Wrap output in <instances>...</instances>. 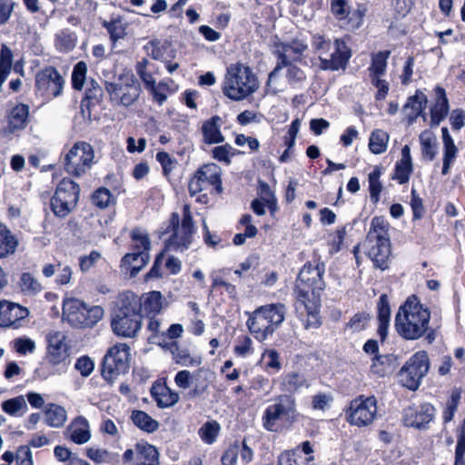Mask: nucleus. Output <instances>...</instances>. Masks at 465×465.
<instances>
[{
    "label": "nucleus",
    "instance_id": "1",
    "mask_svg": "<svg viewBox=\"0 0 465 465\" xmlns=\"http://www.w3.org/2000/svg\"><path fill=\"white\" fill-rule=\"evenodd\" d=\"M325 263L315 254L300 269L293 288L294 309L305 329H317L322 322L320 315L322 293L326 288L323 276Z\"/></svg>",
    "mask_w": 465,
    "mask_h": 465
},
{
    "label": "nucleus",
    "instance_id": "2",
    "mask_svg": "<svg viewBox=\"0 0 465 465\" xmlns=\"http://www.w3.org/2000/svg\"><path fill=\"white\" fill-rule=\"evenodd\" d=\"M430 311L416 294L410 295L399 307L394 327L405 341H417L422 337L429 344L435 341L436 330L430 327Z\"/></svg>",
    "mask_w": 465,
    "mask_h": 465
},
{
    "label": "nucleus",
    "instance_id": "3",
    "mask_svg": "<svg viewBox=\"0 0 465 465\" xmlns=\"http://www.w3.org/2000/svg\"><path fill=\"white\" fill-rule=\"evenodd\" d=\"M110 326L113 332L122 338H134L143 323V313L136 302V294L131 291L118 294L110 312Z\"/></svg>",
    "mask_w": 465,
    "mask_h": 465
},
{
    "label": "nucleus",
    "instance_id": "4",
    "mask_svg": "<svg viewBox=\"0 0 465 465\" xmlns=\"http://www.w3.org/2000/svg\"><path fill=\"white\" fill-rule=\"evenodd\" d=\"M285 314L286 307L283 303L265 304L252 312L246 324L253 337L263 341L280 327Z\"/></svg>",
    "mask_w": 465,
    "mask_h": 465
},
{
    "label": "nucleus",
    "instance_id": "5",
    "mask_svg": "<svg viewBox=\"0 0 465 465\" xmlns=\"http://www.w3.org/2000/svg\"><path fill=\"white\" fill-rule=\"evenodd\" d=\"M258 81L250 66L235 63L227 67L223 93L232 101H241L253 94Z\"/></svg>",
    "mask_w": 465,
    "mask_h": 465
},
{
    "label": "nucleus",
    "instance_id": "6",
    "mask_svg": "<svg viewBox=\"0 0 465 465\" xmlns=\"http://www.w3.org/2000/svg\"><path fill=\"white\" fill-rule=\"evenodd\" d=\"M180 224V216L178 213L173 212L171 213L169 220L163 227L161 234H167L171 232L170 237L166 241V245L173 248L174 251H185L189 249L193 242V236L195 232V225L193 222L191 206L188 203L183 206V218L181 222V233H178Z\"/></svg>",
    "mask_w": 465,
    "mask_h": 465
},
{
    "label": "nucleus",
    "instance_id": "7",
    "mask_svg": "<svg viewBox=\"0 0 465 465\" xmlns=\"http://www.w3.org/2000/svg\"><path fill=\"white\" fill-rule=\"evenodd\" d=\"M104 310L100 305H88L78 298H67L63 302V318L73 328L91 329L104 317Z\"/></svg>",
    "mask_w": 465,
    "mask_h": 465
},
{
    "label": "nucleus",
    "instance_id": "8",
    "mask_svg": "<svg viewBox=\"0 0 465 465\" xmlns=\"http://www.w3.org/2000/svg\"><path fill=\"white\" fill-rule=\"evenodd\" d=\"M298 415L295 397L280 394L264 410L262 416V426L267 431L278 432L281 430L279 421L292 425L297 420Z\"/></svg>",
    "mask_w": 465,
    "mask_h": 465
},
{
    "label": "nucleus",
    "instance_id": "9",
    "mask_svg": "<svg viewBox=\"0 0 465 465\" xmlns=\"http://www.w3.org/2000/svg\"><path fill=\"white\" fill-rule=\"evenodd\" d=\"M94 158L93 145L85 141H77L64 153L62 163L69 176L81 178L91 171L95 163Z\"/></svg>",
    "mask_w": 465,
    "mask_h": 465
},
{
    "label": "nucleus",
    "instance_id": "10",
    "mask_svg": "<svg viewBox=\"0 0 465 465\" xmlns=\"http://www.w3.org/2000/svg\"><path fill=\"white\" fill-rule=\"evenodd\" d=\"M47 348L45 361L36 370L44 379L57 373V367L67 364L70 356V346L65 341L66 337L60 331L50 332L46 336Z\"/></svg>",
    "mask_w": 465,
    "mask_h": 465
},
{
    "label": "nucleus",
    "instance_id": "11",
    "mask_svg": "<svg viewBox=\"0 0 465 465\" xmlns=\"http://www.w3.org/2000/svg\"><path fill=\"white\" fill-rule=\"evenodd\" d=\"M204 191L211 194H221L223 191L222 168L214 163L201 165L189 179L190 196L193 197Z\"/></svg>",
    "mask_w": 465,
    "mask_h": 465
},
{
    "label": "nucleus",
    "instance_id": "12",
    "mask_svg": "<svg viewBox=\"0 0 465 465\" xmlns=\"http://www.w3.org/2000/svg\"><path fill=\"white\" fill-rule=\"evenodd\" d=\"M80 186L69 177L63 178L50 198V209L59 219L67 217L77 206Z\"/></svg>",
    "mask_w": 465,
    "mask_h": 465
},
{
    "label": "nucleus",
    "instance_id": "13",
    "mask_svg": "<svg viewBox=\"0 0 465 465\" xmlns=\"http://www.w3.org/2000/svg\"><path fill=\"white\" fill-rule=\"evenodd\" d=\"M430 358L426 351L413 353L397 373L399 383L412 391L419 389L430 370Z\"/></svg>",
    "mask_w": 465,
    "mask_h": 465
},
{
    "label": "nucleus",
    "instance_id": "14",
    "mask_svg": "<svg viewBox=\"0 0 465 465\" xmlns=\"http://www.w3.org/2000/svg\"><path fill=\"white\" fill-rule=\"evenodd\" d=\"M130 368V347L118 342L110 347L101 362V375L108 382H113L120 374Z\"/></svg>",
    "mask_w": 465,
    "mask_h": 465
},
{
    "label": "nucleus",
    "instance_id": "15",
    "mask_svg": "<svg viewBox=\"0 0 465 465\" xmlns=\"http://www.w3.org/2000/svg\"><path fill=\"white\" fill-rule=\"evenodd\" d=\"M377 415V400L374 396L360 395L349 403L345 411L346 421L359 428L371 425Z\"/></svg>",
    "mask_w": 465,
    "mask_h": 465
},
{
    "label": "nucleus",
    "instance_id": "16",
    "mask_svg": "<svg viewBox=\"0 0 465 465\" xmlns=\"http://www.w3.org/2000/svg\"><path fill=\"white\" fill-rule=\"evenodd\" d=\"M64 80L53 65H46L35 74V94L46 101L53 100L63 92Z\"/></svg>",
    "mask_w": 465,
    "mask_h": 465
},
{
    "label": "nucleus",
    "instance_id": "17",
    "mask_svg": "<svg viewBox=\"0 0 465 465\" xmlns=\"http://www.w3.org/2000/svg\"><path fill=\"white\" fill-rule=\"evenodd\" d=\"M104 89L112 102L128 107L139 97L141 87L134 75L126 78L124 83L104 82Z\"/></svg>",
    "mask_w": 465,
    "mask_h": 465
},
{
    "label": "nucleus",
    "instance_id": "18",
    "mask_svg": "<svg viewBox=\"0 0 465 465\" xmlns=\"http://www.w3.org/2000/svg\"><path fill=\"white\" fill-rule=\"evenodd\" d=\"M435 407L430 402L411 404L402 411L401 422L404 427L417 430H427L434 420Z\"/></svg>",
    "mask_w": 465,
    "mask_h": 465
},
{
    "label": "nucleus",
    "instance_id": "19",
    "mask_svg": "<svg viewBox=\"0 0 465 465\" xmlns=\"http://www.w3.org/2000/svg\"><path fill=\"white\" fill-rule=\"evenodd\" d=\"M330 9L338 21H346L352 29H359L363 25L368 10L365 4L358 3L356 9L351 12L348 0H331Z\"/></svg>",
    "mask_w": 465,
    "mask_h": 465
},
{
    "label": "nucleus",
    "instance_id": "20",
    "mask_svg": "<svg viewBox=\"0 0 465 465\" xmlns=\"http://www.w3.org/2000/svg\"><path fill=\"white\" fill-rule=\"evenodd\" d=\"M282 68H286L285 78L292 88L302 87L307 82L306 73L283 54H279V62H276L275 67L270 72L268 82L275 77Z\"/></svg>",
    "mask_w": 465,
    "mask_h": 465
},
{
    "label": "nucleus",
    "instance_id": "21",
    "mask_svg": "<svg viewBox=\"0 0 465 465\" xmlns=\"http://www.w3.org/2000/svg\"><path fill=\"white\" fill-rule=\"evenodd\" d=\"M366 242L371 244L367 251V256L372 262L373 266L381 271L389 269L391 256L390 237L377 235L375 240Z\"/></svg>",
    "mask_w": 465,
    "mask_h": 465
},
{
    "label": "nucleus",
    "instance_id": "22",
    "mask_svg": "<svg viewBox=\"0 0 465 465\" xmlns=\"http://www.w3.org/2000/svg\"><path fill=\"white\" fill-rule=\"evenodd\" d=\"M313 452L311 441H302L295 448L281 452L277 465H313Z\"/></svg>",
    "mask_w": 465,
    "mask_h": 465
},
{
    "label": "nucleus",
    "instance_id": "23",
    "mask_svg": "<svg viewBox=\"0 0 465 465\" xmlns=\"http://www.w3.org/2000/svg\"><path fill=\"white\" fill-rule=\"evenodd\" d=\"M351 57V50L341 38L334 41V52L331 54V58L327 59L320 56V68L324 71H338L346 68Z\"/></svg>",
    "mask_w": 465,
    "mask_h": 465
},
{
    "label": "nucleus",
    "instance_id": "24",
    "mask_svg": "<svg viewBox=\"0 0 465 465\" xmlns=\"http://www.w3.org/2000/svg\"><path fill=\"white\" fill-rule=\"evenodd\" d=\"M27 308L15 302H0V326L5 328L19 329L23 321L27 318Z\"/></svg>",
    "mask_w": 465,
    "mask_h": 465
},
{
    "label": "nucleus",
    "instance_id": "25",
    "mask_svg": "<svg viewBox=\"0 0 465 465\" xmlns=\"http://www.w3.org/2000/svg\"><path fill=\"white\" fill-rule=\"evenodd\" d=\"M149 62L146 58H143L137 62L135 65V71L142 82L144 84L145 89L150 93L153 100L158 104L162 105L167 99V94L163 92L158 91L156 87V81L153 77L154 74H157L156 70L148 71L147 66Z\"/></svg>",
    "mask_w": 465,
    "mask_h": 465
},
{
    "label": "nucleus",
    "instance_id": "26",
    "mask_svg": "<svg viewBox=\"0 0 465 465\" xmlns=\"http://www.w3.org/2000/svg\"><path fill=\"white\" fill-rule=\"evenodd\" d=\"M310 382L305 373L300 371H284L279 378V389L282 394H290L294 397L302 389H308Z\"/></svg>",
    "mask_w": 465,
    "mask_h": 465
},
{
    "label": "nucleus",
    "instance_id": "27",
    "mask_svg": "<svg viewBox=\"0 0 465 465\" xmlns=\"http://www.w3.org/2000/svg\"><path fill=\"white\" fill-rule=\"evenodd\" d=\"M136 302L140 304V312L143 316L159 315L168 305L160 291H150L140 297L136 294Z\"/></svg>",
    "mask_w": 465,
    "mask_h": 465
},
{
    "label": "nucleus",
    "instance_id": "28",
    "mask_svg": "<svg viewBox=\"0 0 465 465\" xmlns=\"http://www.w3.org/2000/svg\"><path fill=\"white\" fill-rule=\"evenodd\" d=\"M376 310L378 321L377 334L380 337L381 342L383 343L388 337L391 313L390 299L386 293L380 295Z\"/></svg>",
    "mask_w": 465,
    "mask_h": 465
},
{
    "label": "nucleus",
    "instance_id": "29",
    "mask_svg": "<svg viewBox=\"0 0 465 465\" xmlns=\"http://www.w3.org/2000/svg\"><path fill=\"white\" fill-rule=\"evenodd\" d=\"M150 393L161 409L173 406L180 399L178 392L173 391L164 381L162 382L159 380L153 382Z\"/></svg>",
    "mask_w": 465,
    "mask_h": 465
},
{
    "label": "nucleus",
    "instance_id": "30",
    "mask_svg": "<svg viewBox=\"0 0 465 465\" xmlns=\"http://www.w3.org/2000/svg\"><path fill=\"white\" fill-rule=\"evenodd\" d=\"M148 261L149 255H145L142 252L132 251L123 256L119 268L122 273L128 275L129 278H134L147 264Z\"/></svg>",
    "mask_w": 465,
    "mask_h": 465
},
{
    "label": "nucleus",
    "instance_id": "31",
    "mask_svg": "<svg viewBox=\"0 0 465 465\" xmlns=\"http://www.w3.org/2000/svg\"><path fill=\"white\" fill-rule=\"evenodd\" d=\"M435 100L430 108V125L437 126L443 121L450 111V103L445 89L440 85L434 88Z\"/></svg>",
    "mask_w": 465,
    "mask_h": 465
},
{
    "label": "nucleus",
    "instance_id": "32",
    "mask_svg": "<svg viewBox=\"0 0 465 465\" xmlns=\"http://www.w3.org/2000/svg\"><path fill=\"white\" fill-rule=\"evenodd\" d=\"M222 118L219 115H213L204 121L202 125L203 141L207 144L221 143L224 136L221 132Z\"/></svg>",
    "mask_w": 465,
    "mask_h": 465
},
{
    "label": "nucleus",
    "instance_id": "33",
    "mask_svg": "<svg viewBox=\"0 0 465 465\" xmlns=\"http://www.w3.org/2000/svg\"><path fill=\"white\" fill-rule=\"evenodd\" d=\"M307 45L302 42L294 41L290 43H277L273 54L276 57V62H279V54H283L285 56H289L291 61L295 63L301 62L303 53L306 51Z\"/></svg>",
    "mask_w": 465,
    "mask_h": 465
},
{
    "label": "nucleus",
    "instance_id": "34",
    "mask_svg": "<svg viewBox=\"0 0 465 465\" xmlns=\"http://www.w3.org/2000/svg\"><path fill=\"white\" fill-rule=\"evenodd\" d=\"M30 108L28 104L19 103L15 105L8 115V126L12 132L24 130L29 122Z\"/></svg>",
    "mask_w": 465,
    "mask_h": 465
},
{
    "label": "nucleus",
    "instance_id": "35",
    "mask_svg": "<svg viewBox=\"0 0 465 465\" xmlns=\"http://www.w3.org/2000/svg\"><path fill=\"white\" fill-rule=\"evenodd\" d=\"M70 440L75 444H84L91 438L88 420L84 416H77L68 427Z\"/></svg>",
    "mask_w": 465,
    "mask_h": 465
},
{
    "label": "nucleus",
    "instance_id": "36",
    "mask_svg": "<svg viewBox=\"0 0 465 465\" xmlns=\"http://www.w3.org/2000/svg\"><path fill=\"white\" fill-rule=\"evenodd\" d=\"M428 103L427 95L420 90H416L415 94L408 98L405 108H410L411 112L408 113L407 118L410 124H412L419 116L426 118L424 110Z\"/></svg>",
    "mask_w": 465,
    "mask_h": 465
},
{
    "label": "nucleus",
    "instance_id": "37",
    "mask_svg": "<svg viewBox=\"0 0 465 465\" xmlns=\"http://www.w3.org/2000/svg\"><path fill=\"white\" fill-rule=\"evenodd\" d=\"M19 245L18 238L4 223H0V259L14 254Z\"/></svg>",
    "mask_w": 465,
    "mask_h": 465
},
{
    "label": "nucleus",
    "instance_id": "38",
    "mask_svg": "<svg viewBox=\"0 0 465 465\" xmlns=\"http://www.w3.org/2000/svg\"><path fill=\"white\" fill-rule=\"evenodd\" d=\"M371 321V315L370 312L365 311L358 312L343 325V331H350L351 333L364 331L370 327Z\"/></svg>",
    "mask_w": 465,
    "mask_h": 465
},
{
    "label": "nucleus",
    "instance_id": "39",
    "mask_svg": "<svg viewBox=\"0 0 465 465\" xmlns=\"http://www.w3.org/2000/svg\"><path fill=\"white\" fill-rule=\"evenodd\" d=\"M45 420L49 427H63L66 421V411L58 404L48 403L45 411Z\"/></svg>",
    "mask_w": 465,
    "mask_h": 465
},
{
    "label": "nucleus",
    "instance_id": "40",
    "mask_svg": "<svg viewBox=\"0 0 465 465\" xmlns=\"http://www.w3.org/2000/svg\"><path fill=\"white\" fill-rule=\"evenodd\" d=\"M103 97V89L96 80L90 78L87 81V87L84 92V96L82 100V106L86 107L88 110L99 104Z\"/></svg>",
    "mask_w": 465,
    "mask_h": 465
},
{
    "label": "nucleus",
    "instance_id": "41",
    "mask_svg": "<svg viewBox=\"0 0 465 465\" xmlns=\"http://www.w3.org/2000/svg\"><path fill=\"white\" fill-rule=\"evenodd\" d=\"M391 54V50H383L371 54V65L368 68L371 77H381L385 74Z\"/></svg>",
    "mask_w": 465,
    "mask_h": 465
},
{
    "label": "nucleus",
    "instance_id": "42",
    "mask_svg": "<svg viewBox=\"0 0 465 465\" xmlns=\"http://www.w3.org/2000/svg\"><path fill=\"white\" fill-rule=\"evenodd\" d=\"M133 423L140 430L153 433L159 428V423L156 420L153 419L147 412L140 410L133 411L131 414Z\"/></svg>",
    "mask_w": 465,
    "mask_h": 465
},
{
    "label": "nucleus",
    "instance_id": "43",
    "mask_svg": "<svg viewBox=\"0 0 465 465\" xmlns=\"http://www.w3.org/2000/svg\"><path fill=\"white\" fill-rule=\"evenodd\" d=\"M389 134L382 129H374L369 139V149L374 154H381L386 152L389 143Z\"/></svg>",
    "mask_w": 465,
    "mask_h": 465
},
{
    "label": "nucleus",
    "instance_id": "44",
    "mask_svg": "<svg viewBox=\"0 0 465 465\" xmlns=\"http://www.w3.org/2000/svg\"><path fill=\"white\" fill-rule=\"evenodd\" d=\"M381 173V166L376 165L368 175L370 198L371 202L374 204L379 203L383 189L380 181Z\"/></svg>",
    "mask_w": 465,
    "mask_h": 465
},
{
    "label": "nucleus",
    "instance_id": "45",
    "mask_svg": "<svg viewBox=\"0 0 465 465\" xmlns=\"http://www.w3.org/2000/svg\"><path fill=\"white\" fill-rule=\"evenodd\" d=\"M461 393V388H454L451 390L450 395L447 400L446 405L442 411L443 423H449L453 420L460 402Z\"/></svg>",
    "mask_w": 465,
    "mask_h": 465
},
{
    "label": "nucleus",
    "instance_id": "46",
    "mask_svg": "<svg viewBox=\"0 0 465 465\" xmlns=\"http://www.w3.org/2000/svg\"><path fill=\"white\" fill-rule=\"evenodd\" d=\"M21 292L26 295H36L43 290L42 284L31 272H22L18 281Z\"/></svg>",
    "mask_w": 465,
    "mask_h": 465
},
{
    "label": "nucleus",
    "instance_id": "47",
    "mask_svg": "<svg viewBox=\"0 0 465 465\" xmlns=\"http://www.w3.org/2000/svg\"><path fill=\"white\" fill-rule=\"evenodd\" d=\"M220 431V423L215 420H212L204 422L200 427L198 430V435L204 443L211 445L216 441Z\"/></svg>",
    "mask_w": 465,
    "mask_h": 465
},
{
    "label": "nucleus",
    "instance_id": "48",
    "mask_svg": "<svg viewBox=\"0 0 465 465\" xmlns=\"http://www.w3.org/2000/svg\"><path fill=\"white\" fill-rule=\"evenodd\" d=\"M102 25L107 30L110 39L114 44L126 35V25L123 24L120 17L111 19L110 21H104Z\"/></svg>",
    "mask_w": 465,
    "mask_h": 465
},
{
    "label": "nucleus",
    "instance_id": "49",
    "mask_svg": "<svg viewBox=\"0 0 465 465\" xmlns=\"http://www.w3.org/2000/svg\"><path fill=\"white\" fill-rule=\"evenodd\" d=\"M362 350L366 354L373 355L371 364V372L377 374L380 377H383L384 371L382 370H377V361H381L383 358V356L379 353L378 341L374 339L367 340L363 344Z\"/></svg>",
    "mask_w": 465,
    "mask_h": 465
},
{
    "label": "nucleus",
    "instance_id": "50",
    "mask_svg": "<svg viewBox=\"0 0 465 465\" xmlns=\"http://www.w3.org/2000/svg\"><path fill=\"white\" fill-rule=\"evenodd\" d=\"M389 223L383 216H374L371 222L370 231L366 235V241H373L377 235L389 236Z\"/></svg>",
    "mask_w": 465,
    "mask_h": 465
},
{
    "label": "nucleus",
    "instance_id": "51",
    "mask_svg": "<svg viewBox=\"0 0 465 465\" xmlns=\"http://www.w3.org/2000/svg\"><path fill=\"white\" fill-rule=\"evenodd\" d=\"M422 158L427 161L434 160L437 154V144L435 138L430 133L422 132L420 135Z\"/></svg>",
    "mask_w": 465,
    "mask_h": 465
},
{
    "label": "nucleus",
    "instance_id": "52",
    "mask_svg": "<svg viewBox=\"0 0 465 465\" xmlns=\"http://www.w3.org/2000/svg\"><path fill=\"white\" fill-rule=\"evenodd\" d=\"M77 38L74 33L62 31L55 35L54 46L60 53H69L76 45Z\"/></svg>",
    "mask_w": 465,
    "mask_h": 465
},
{
    "label": "nucleus",
    "instance_id": "53",
    "mask_svg": "<svg viewBox=\"0 0 465 465\" xmlns=\"http://www.w3.org/2000/svg\"><path fill=\"white\" fill-rule=\"evenodd\" d=\"M133 244L131 250L134 252H142L145 255H149L151 242L147 233H143L139 229L132 230L130 233Z\"/></svg>",
    "mask_w": 465,
    "mask_h": 465
},
{
    "label": "nucleus",
    "instance_id": "54",
    "mask_svg": "<svg viewBox=\"0 0 465 465\" xmlns=\"http://www.w3.org/2000/svg\"><path fill=\"white\" fill-rule=\"evenodd\" d=\"M114 202V197L113 193L108 188L104 186L94 190L91 195L92 204L102 210L107 208Z\"/></svg>",
    "mask_w": 465,
    "mask_h": 465
},
{
    "label": "nucleus",
    "instance_id": "55",
    "mask_svg": "<svg viewBox=\"0 0 465 465\" xmlns=\"http://www.w3.org/2000/svg\"><path fill=\"white\" fill-rule=\"evenodd\" d=\"M87 64L84 61L77 62L73 68L71 75L72 88L75 91H82L86 82Z\"/></svg>",
    "mask_w": 465,
    "mask_h": 465
},
{
    "label": "nucleus",
    "instance_id": "56",
    "mask_svg": "<svg viewBox=\"0 0 465 465\" xmlns=\"http://www.w3.org/2000/svg\"><path fill=\"white\" fill-rule=\"evenodd\" d=\"M457 445L454 465H465V418L457 428Z\"/></svg>",
    "mask_w": 465,
    "mask_h": 465
},
{
    "label": "nucleus",
    "instance_id": "57",
    "mask_svg": "<svg viewBox=\"0 0 465 465\" xmlns=\"http://www.w3.org/2000/svg\"><path fill=\"white\" fill-rule=\"evenodd\" d=\"M262 358L265 359V371L267 372L276 374L282 370L281 355L277 350L266 349L262 353Z\"/></svg>",
    "mask_w": 465,
    "mask_h": 465
},
{
    "label": "nucleus",
    "instance_id": "58",
    "mask_svg": "<svg viewBox=\"0 0 465 465\" xmlns=\"http://www.w3.org/2000/svg\"><path fill=\"white\" fill-rule=\"evenodd\" d=\"M136 450L139 459H143L144 460L145 462L148 463L159 464V453L157 449L153 445H151L147 442L137 443Z\"/></svg>",
    "mask_w": 465,
    "mask_h": 465
},
{
    "label": "nucleus",
    "instance_id": "59",
    "mask_svg": "<svg viewBox=\"0 0 465 465\" xmlns=\"http://www.w3.org/2000/svg\"><path fill=\"white\" fill-rule=\"evenodd\" d=\"M413 172V164L408 163L397 162L394 167L392 180H396L400 184L407 183Z\"/></svg>",
    "mask_w": 465,
    "mask_h": 465
},
{
    "label": "nucleus",
    "instance_id": "60",
    "mask_svg": "<svg viewBox=\"0 0 465 465\" xmlns=\"http://www.w3.org/2000/svg\"><path fill=\"white\" fill-rule=\"evenodd\" d=\"M410 205L412 211L413 222L419 221L424 217L426 209L423 204V200L414 188H412L411 192Z\"/></svg>",
    "mask_w": 465,
    "mask_h": 465
},
{
    "label": "nucleus",
    "instance_id": "61",
    "mask_svg": "<svg viewBox=\"0 0 465 465\" xmlns=\"http://www.w3.org/2000/svg\"><path fill=\"white\" fill-rule=\"evenodd\" d=\"M26 402L23 396H17L2 402V410L8 415L16 416L21 410H26Z\"/></svg>",
    "mask_w": 465,
    "mask_h": 465
},
{
    "label": "nucleus",
    "instance_id": "62",
    "mask_svg": "<svg viewBox=\"0 0 465 465\" xmlns=\"http://www.w3.org/2000/svg\"><path fill=\"white\" fill-rule=\"evenodd\" d=\"M415 0H391V8L395 19L406 17L414 6Z\"/></svg>",
    "mask_w": 465,
    "mask_h": 465
},
{
    "label": "nucleus",
    "instance_id": "63",
    "mask_svg": "<svg viewBox=\"0 0 465 465\" xmlns=\"http://www.w3.org/2000/svg\"><path fill=\"white\" fill-rule=\"evenodd\" d=\"M236 356L246 357L253 353L252 341L248 335L239 336L233 347Z\"/></svg>",
    "mask_w": 465,
    "mask_h": 465
},
{
    "label": "nucleus",
    "instance_id": "64",
    "mask_svg": "<svg viewBox=\"0 0 465 465\" xmlns=\"http://www.w3.org/2000/svg\"><path fill=\"white\" fill-rule=\"evenodd\" d=\"M346 236V226L338 227L334 232L331 235V239L328 242L329 252L331 254L337 253L341 251Z\"/></svg>",
    "mask_w": 465,
    "mask_h": 465
}]
</instances>
